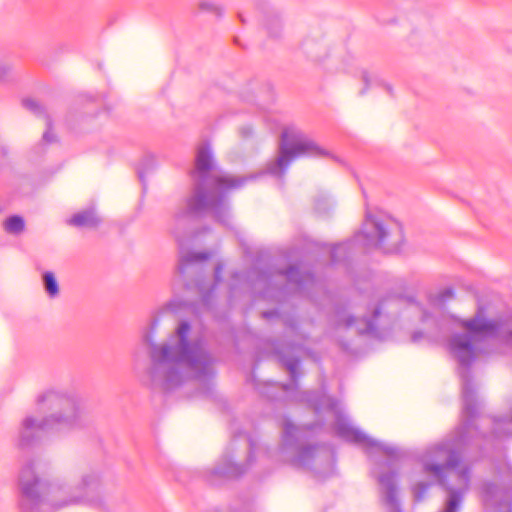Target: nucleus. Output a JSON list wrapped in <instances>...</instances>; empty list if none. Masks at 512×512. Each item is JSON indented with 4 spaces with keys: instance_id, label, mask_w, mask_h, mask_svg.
I'll use <instances>...</instances> for the list:
<instances>
[{
    "instance_id": "0eeeda50",
    "label": "nucleus",
    "mask_w": 512,
    "mask_h": 512,
    "mask_svg": "<svg viewBox=\"0 0 512 512\" xmlns=\"http://www.w3.org/2000/svg\"><path fill=\"white\" fill-rule=\"evenodd\" d=\"M334 430L341 438L363 445L368 454H371L373 451H380L388 458L386 461L378 463L372 473L377 477L382 499L388 512H402L397 499L396 478L398 476L399 462L404 457V452L397 447L384 444L369 437L361 430L353 427L340 414L336 416Z\"/></svg>"
},
{
    "instance_id": "6e6552de",
    "label": "nucleus",
    "mask_w": 512,
    "mask_h": 512,
    "mask_svg": "<svg viewBox=\"0 0 512 512\" xmlns=\"http://www.w3.org/2000/svg\"><path fill=\"white\" fill-rule=\"evenodd\" d=\"M329 152L296 128H286L281 135L279 156L267 165V173L283 177L289 165L299 157H326Z\"/></svg>"
},
{
    "instance_id": "f704fd0d",
    "label": "nucleus",
    "mask_w": 512,
    "mask_h": 512,
    "mask_svg": "<svg viewBox=\"0 0 512 512\" xmlns=\"http://www.w3.org/2000/svg\"><path fill=\"white\" fill-rule=\"evenodd\" d=\"M269 280V276L266 274V273H261L259 276H258V281L259 282H262V283H267Z\"/></svg>"
},
{
    "instance_id": "a878e982",
    "label": "nucleus",
    "mask_w": 512,
    "mask_h": 512,
    "mask_svg": "<svg viewBox=\"0 0 512 512\" xmlns=\"http://www.w3.org/2000/svg\"><path fill=\"white\" fill-rule=\"evenodd\" d=\"M198 8L200 11L211 13L218 18H221L224 14V7L214 0H200L198 2Z\"/></svg>"
},
{
    "instance_id": "423d86ee",
    "label": "nucleus",
    "mask_w": 512,
    "mask_h": 512,
    "mask_svg": "<svg viewBox=\"0 0 512 512\" xmlns=\"http://www.w3.org/2000/svg\"><path fill=\"white\" fill-rule=\"evenodd\" d=\"M334 430L341 438L363 445L368 454H371L373 451H380L388 458L386 461L378 463L372 473L377 477L382 499L388 512H402L397 499L396 478L398 476L399 462L404 457V452L397 447L384 444L369 437L361 430L353 427L340 414L336 416Z\"/></svg>"
},
{
    "instance_id": "f03ea898",
    "label": "nucleus",
    "mask_w": 512,
    "mask_h": 512,
    "mask_svg": "<svg viewBox=\"0 0 512 512\" xmlns=\"http://www.w3.org/2000/svg\"><path fill=\"white\" fill-rule=\"evenodd\" d=\"M192 191L183 205L174 212L169 231L182 245L191 233V222L195 218L211 214L218 223L232 226L229 194L242 188L253 176H235L218 168L211 147L202 143L196 150L195 164L191 173Z\"/></svg>"
},
{
    "instance_id": "7c9ffc66",
    "label": "nucleus",
    "mask_w": 512,
    "mask_h": 512,
    "mask_svg": "<svg viewBox=\"0 0 512 512\" xmlns=\"http://www.w3.org/2000/svg\"><path fill=\"white\" fill-rule=\"evenodd\" d=\"M361 79L364 82L365 87L360 91V95H364L366 93V91L368 90L369 85H370L369 73L367 71H363L362 74H361Z\"/></svg>"
},
{
    "instance_id": "2eb2a0df",
    "label": "nucleus",
    "mask_w": 512,
    "mask_h": 512,
    "mask_svg": "<svg viewBox=\"0 0 512 512\" xmlns=\"http://www.w3.org/2000/svg\"><path fill=\"white\" fill-rule=\"evenodd\" d=\"M382 305H378L373 309L372 316L367 318H355L352 315H346L344 311L337 312V323L345 328L355 327L358 334L375 335L377 330L375 319L380 315Z\"/></svg>"
},
{
    "instance_id": "dca6fc26",
    "label": "nucleus",
    "mask_w": 512,
    "mask_h": 512,
    "mask_svg": "<svg viewBox=\"0 0 512 512\" xmlns=\"http://www.w3.org/2000/svg\"><path fill=\"white\" fill-rule=\"evenodd\" d=\"M22 105L38 117H45L46 130L42 135L41 141L35 146L36 153H42L45 150V146L54 144L58 141L57 135L53 132L52 122L49 116L46 115L44 107L35 99L26 98L23 99Z\"/></svg>"
},
{
    "instance_id": "4c0bfd02",
    "label": "nucleus",
    "mask_w": 512,
    "mask_h": 512,
    "mask_svg": "<svg viewBox=\"0 0 512 512\" xmlns=\"http://www.w3.org/2000/svg\"><path fill=\"white\" fill-rule=\"evenodd\" d=\"M428 317H429L428 313L424 312L423 316H422V320L426 321L428 319Z\"/></svg>"
},
{
    "instance_id": "a211bd4d",
    "label": "nucleus",
    "mask_w": 512,
    "mask_h": 512,
    "mask_svg": "<svg viewBox=\"0 0 512 512\" xmlns=\"http://www.w3.org/2000/svg\"><path fill=\"white\" fill-rule=\"evenodd\" d=\"M481 426L491 425L490 437L502 439L512 436V403L507 415L484 417L480 419Z\"/></svg>"
},
{
    "instance_id": "c85d7f7f",
    "label": "nucleus",
    "mask_w": 512,
    "mask_h": 512,
    "mask_svg": "<svg viewBox=\"0 0 512 512\" xmlns=\"http://www.w3.org/2000/svg\"><path fill=\"white\" fill-rule=\"evenodd\" d=\"M429 486H430L429 483L420 482L414 487L413 493H414V500L416 502H420L423 500L424 495H425L426 491L428 490Z\"/></svg>"
},
{
    "instance_id": "e433bc0d",
    "label": "nucleus",
    "mask_w": 512,
    "mask_h": 512,
    "mask_svg": "<svg viewBox=\"0 0 512 512\" xmlns=\"http://www.w3.org/2000/svg\"><path fill=\"white\" fill-rule=\"evenodd\" d=\"M423 336L422 332H415L413 335H412V341L413 342H417L419 339H421Z\"/></svg>"
},
{
    "instance_id": "c9c22d12",
    "label": "nucleus",
    "mask_w": 512,
    "mask_h": 512,
    "mask_svg": "<svg viewBox=\"0 0 512 512\" xmlns=\"http://www.w3.org/2000/svg\"><path fill=\"white\" fill-rule=\"evenodd\" d=\"M277 314H278V312L276 310L267 311V312H263V317H265V318H272V317H274Z\"/></svg>"
},
{
    "instance_id": "aec40b11",
    "label": "nucleus",
    "mask_w": 512,
    "mask_h": 512,
    "mask_svg": "<svg viewBox=\"0 0 512 512\" xmlns=\"http://www.w3.org/2000/svg\"><path fill=\"white\" fill-rule=\"evenodd\" d=\"M100 222V218L92 208L74 214L68 221L72 226L88 228H95L100 224Z\"/></svg>"
},
{
    "instance_id": "20e7f679",
    "label": "nucleus",
    "mask_w": 512,
    "mask_h": 512,
    "mask_svg": "<svg viewBox=\"0 0 512 512\" xmlns=\"http://www.w3.org/2000/svg\"><path fill=\"white\" fill-rule=\"evenodd\" d=\"M22 512H49L74 504L99 505L102 501L100 475L85 466L74 467L62 478L49 482L35 461L25 463L19 474Z\"/></svg>"
},
{
    "instance_id": "2f4dec72",
    "label": "nucleus",
    "mask_w": 512,
    "mask_h": 512,
    "mask_svg": "<svg viewBox=\"0 0 512 512\" xmlns=\"http://www.w3.org/2000/svg\"><path fill=\"white\" fill-rule=\"evenodd\" d=\"M239 133L241 135L242 138L246 139V138H249L253 135V131H252V128L250 126H242L240 129H239Z\"/></svg>"
},
{
    "instance_id": "39448f33",
    "label": "nucleus",
    "mask_w": 512,
    "mask_h": 512,
    "mask_svg": "<svg viewBox=\"0 0 512 512\" xmlns=\"http://www.w3.org/2000/svg\"><path fill=\"white\" fill-rule=\"evenodd\" d=\"M37 403L46 405L51 412L41 419L32 415L22 419L15 440L20 449L36 446L47 432L90 430L94 426L93 419L84 411L82 399L75 393L48 390L37 397Z\"/></svg>"
},
{
    "instance_id": "393cba45",
    "label": "nucleus",
    "mask_w": 512,
    "mask_h": 512,
    "mask_svg": "<svg viewBox=\"0 0 512 512\" xmlns=\"http://www.w3.org/2000/svg\"><path fill=\"white\" fill-rule=\"evenodd\" d=\"M334 207V202L325 193H320L314 200V210L319 215H327Z\"/></svg>"
},
{
    "instance_id": "9d476101",
    "label": "nucleus",
    "mask_w": 512,
    "mask_h": 512,
    "mask_svg": "<svg viewBox=\"0 0 512 512\" xmlns=\"http://www.w3.org/2000/svg\"><path fill=\"white\" fill-rule=\"evenodd\" d=\"M271 350L277 360L288 370L292 383L280 384L276 382H267L258 385L257 389L261 395L270 399L278 400L290 389L297 387L299 378L300 357L305 353V347L302 343H281L275 341L271 343Z\"/></svg>"
},
{
    "instance_id": "72a5a7b5",
    "label": "nucleus",
    "mask_w": 512,
    "mask_h": 512,
    "mask_svg": "<svg viewBox=\"0 0 512 512\" xmlns=\"http://www.w3.org/2000/svg\"><path fill=\"white\" fill-rule=\"evenodd\" d=\"M286 325L289 327L292 333L296 331V323L293 320L286 321Z\"/></svg>"
},
{
    "instance_id": "4be33fe9",
    "label": "nucleus",
    "mask_w": 512,
    "mask_h": 512,
    "mask_svg": "<svg viewBox=\"0 0 512 512\" xmlns=\"http://www.w3.org/2000/svg\"><path fill=\"white\" fill-rule=\"evenodd\" d=\"M263 24L271 37L277 38L282 32V21L277 13H271L267 15Z\"/></svg>"
},
{
    "instance_id": "c756f323",
    "label": "nucleus",
    "mask_w": 512,
    "mask_h": 512,
    "mask_svg": "<svg viewBox=\"0 0 512 512\" xmlns=\"http://www.w3.org/2000/svg\"><path fill=\"white\" fill-rule=\"evenodd\" d=\"M454 297V290L452 288H446L437 297V302L439 304L445 303L447 300L452 299Z\"/></svg>"
},
{
    "instance_id": "cd10ccee",
    "label": "nucleus",
    "mask_w": 512,
    "mask_h": 512,
    "mask_svg": "<svg viewBox=\"0 0 512 512\" xmlns=\"http://www.w3.org/2000/svg\"><path fill=\"white\" fill-rule=\"evenodd\" d=\"M350 245H351V242H347V243H343V244L334 246V248L331 251V261L333 263L339 262L341 260V257L339 256V254L346 253V251Z\"/></svg>"
},
{
    "instance_id": "473e14b6",
    "label": "nucleus",
    "mask_w": 512,
    "mask_h": 512,
    "mask_svg": "<svg viewBox=\"0 0 512 512\" xmlns=\"http://www.w3.org/2000/svg\"><path fill=\"white\" fill-rule=\"evenodd\" d=\"M222 265L221 264H218L216 267H215V283H219L221 281V273H222Z\"/></svg>"
},
{
    "instance_id": "6ab92c4d",
    "label": "nucleus",
    "mask_w": 512,
    "mask_h": 512,
    "mask_svg": "<svg viewBox=\"0 0 512 512\" xmlns=\"http://www.w3.org/2000/svg\"><path fill=\"white\" fill-rule=\"evenodd\" d=\"M301 47L306 56L313 62L320 64L328 56L326 45L320 41L307 39L302 43Z\"/></svg>"
},
{
    "instance_id": "bb28decb",
    "label": "nucleus",
    "mask_w": 512,
    "mask_h": 512,
    "mask_svg": "<svg viewBox=\"0 0 512 512\" xmlns=\"http://www.w3.org/2000/svg\"><path fill=\"white\" fill-rule=\"evenodd\" d=\"M13 71V64L0 58V81L7 80L12 75Z\"/></svg>"
},
{
    "instance_id": "b1692460",
    "label": "nucleus",
    "mask_w": 512,
    "mask_h": 512,
    "mask_svg": "<svg viewBox=\"0 0 512 512\" xmlns=\"http://www.w3.org/2000/svg\"><path fill=\"white\" fill-rule=\"evenodd\" d=\"M42 281L44 290L47 293V295L54 299L59 295V284L55 277V274L51 271H46L42 274Z\"/></svg>"
},
{
    "instance_id": "412c9836",
    "label": "nucleus",
    "mask_w": 512,
    "mask_h": 512,
    "mask_svg": "<svg viewBox=\"0 0 512 512\" xmlns=\"http://www.w3.org/2000/svg\"><path fill=\"white\" fill-rule=\"evenodd\" d=\"M307 400L312 404L316 412H320L321 410H329L334 412L337 411V400L329 396L321 395L317 397V399H314L312 398V395H309V398Z\"/></svg>"
},
{
    "instance_id": "7ed1b4c3",
    "label": "nucleus",
    "mask_w": 512,
    "mask_h": 512,
    "mask_svg": "<svg viewBox=\"0 0 512 512\" xmlns=\"http://www.w3.org/2000/svg\"><path fill=\"white\" fill-rule=\"evenodd\" d=\"M148 354L150 363L141 381L155 393L167 394L191 378L206 379L214 374V355L185 320L178 323L164 342L151 343Z\"/></svg>"
},
{
    "instance_id": "9b49d317",
    "label": "nucleus",
    "mask_w": 512,
    "mask_h": 512,
    "mask_svg": "<svg viewBox=\"0 0 512 512\" xmlns=\"http://www.w3.org/2000/svg\"><path fill=\"white\" fill-rule=\"evenodd\" d=\"M360 234L366 247L381 248L387 252L397 250L403 239L402 227L397 221L369 211L365 214Z\"/></svg>"
},
{
    "instance_id": "ddd939ff",
    "label": "nucleus",
    "mask_w": 512,
    "mask_h": 512,
    "mask_svg": "<svg viewBox=\"0 0 512 512\" xmlns=\"http://www.w3.org/2000/svg\"><path fill=\"white\" fill-rule=\"evenodd\" d=\"M249 452L245 464L235 462L234 456L227 450L216 465L206 475L211 485H218L226 480L238 479L247 473L255 462L254 443L248 439Z\"/></svg>"
},
{
    "instance_id": "1a4fd4ad",
    "label": "nucleus",
    "mask_w": 512,
    "mask_h": 512,
    "mask_svg": "<svg viewBox=\"0 0 512 512\" xmlns=\"http://www.w3.org/2000/svg\"><path fill=\"white\" fill-rule=\"evenodd\" d=\"M298 428L285 419L283 421V436L281 451L287 454L289 462L297 467L316 470L320 467H330L332 452L326 445H300L296 437Z\"/></svg>"
},
{
    "instance_id": "f257e3e1",
    "label": "nucleus",
    "mask_w": 512,
    "mask_h": 512,
    "mask_svg": "<svg viewBox=\"0 0 512 512\" xmlns=\"http://www.w3.org/2000/svg\"><path fill=\"white\" fill-rule=\"evenodd\" d=\"M455 323L465 330L456 333L449 340V349L459 363V376L462 382L463 422L453 440L441 442L429 448L422 456L423 471L433 476L449 492L446 508L443 512H457L465 492L469 488L470 470L458 469L461 456L459 446L479 435L487 438L476 424L480 403L476 396L470 366L476 358L475 343L487 338H497L512 348V315L488 318L484 305L477 306L475 314L469 319L453 316Z\"/></svg>"
},
{
    "instance_id": "f8f14e48",
    "label": "nucleus",
    "mask_w": 512,
    "mask_h": 512,
    "mask_svg": "<svg viewBox=\"0 0 512 512\" xmlns=\"http://www.w3.org/2000/svg\"><path fill=\"white\" fill-rule=\"evenodd\" d=\"M211 256L208 252H180L178 273L184 278L187 288L195 287L201 294L203 304L208 305L214 286L210 290L204 291L202 279L203 262Z\"/></svg>"
},
{
    "instance_id": "5701e85b",
    "label": "nucleus",
    "mask_w": 512,
    "mask_h": 512,
    "mask_svg": "<svg viewBox=\"0 0 512 512\" xmlns=\"http://www.w3.org/2000/svg\"><path fill=\"white\" fill-rule=\"evenodd\" d=\"M3 227L7 233L19 235L25 230V220L20 215H12L4 221Z\"/></svg>"
},
{
    "instance_id": "4468645a",
    "label": "nucleus",
    "mask_w": 512,
    "mask_h": 512,
    "mask_svg": "<svg viewBox=\"0 0 512 512\" xmlns=\"http://www.w3.org/2000/svg\"><path fill=\"white\" fill-rule=\"evenodd\" d=\"M482 498L485 512H512L511 493L493 483H484Z\"/></svg>"
},
{
    "instance_id": "f3484780",
    "label": "nucleus",
    "mask_w": 512,
    "mask_h": 512,
    "mask_svg": "<svg viewBox=\"0 0 512 512\" xmlns=\"http://www.w3.org/2000/svg\"><path fill=\"white\" fill-rule=\"evenodd\" d=\"M280 275L286 277L288 287L295 293L305 294L311 288L317 285V281L311 273H302L295 266H290L285 271H280Z\"/></svg>"
}]
</instances>
